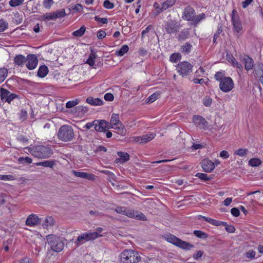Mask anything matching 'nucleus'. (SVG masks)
<instances>
[{"mask_svg":"<svg viewBox=\"0 0 263 263\" xmlns=\"http://www.w3.org/2000/svg\"><path fill=\"white\" fill-rule=\"evenodd\" d=\"M195 14V11L194 8L189 6L184 8L182 18L184 20L192 21Z\"/></svg>","mask_w":263,"mask_h":263,"instance_id":"15","label":"nucleus"},{"mask_svg":"<svg viewBox=\"0 0 263 263\" xmlns=\"http://www.w3.org/2000/svg\"><path fill=\"white\" fill-rule=\"evenodd\" d=\"M101 173L108 175L111 179L115 180V178L116 177L115 175H114V174L113 173L110 172L109 171L103 170L101 171Z\"/></svg>","mask_w":263,"mask_h":263,"instance_id":"60","label":"nucleus"},{"mask_svg":"<svg viewBox=\"0 0 263 263\" xmlns=\"http://www.w3.org/2000/svg\"><path fill=\"white\" fill-rule=\"evenodd\" d=\"M203 171L205 172H211L215 168V164L211 160L204 159L201 163Z\"/></svg>","mask_w":263,"mask_h":263,"instance_id":"18","label":"nucleus"},{"mask_svg":"<svg viewBox=\"0 0 263 263\" xmlns=\"http://www.w3.org/2000/svg\"><path fill=\"white\" fill-rule=\"evenodd\" d=\"M222 31V29L221 26H219L217 28V30L216 32L214 34L213 37V42L216 43V40L217 37L219 36V34Z\"/></svg>","mask_w":263,"mask_h":263,"instance_id":"58","label":"nucleus"},{"mask_svg":"<svg viewBox=\"0 0 263 263\" xmlns=\"http://www.w3.org/2000/svg\"><path fill=\"white\" fill-rule=\"evenodd\" d=\"M29 153L34 157L40 159H46L52 154L50 147L44 145H37L28 148Z\"/></svg>","mask_w":263,"mask_h":263,"instance_id":"1","label":"nucleus"},{"mask_svg":"<svg viewBox=\"0 0 263 263\" xmlns=\"http://www.w3.org/2000/svg\"><path fill=\"white\" fill-rule=\"evenodd\" d=\"M195 176L198 177L199 179L203 181H208L211 178L209 177L207 174L201 173H197Z\"/></svg>","mask_w":263,"mask_h":263,"instance_id":"49","label":"nucleus"},{"mask_svg":"<svg viewBox=\"0 0 263 263\" xmlns=\"http://www.w3.org/2000/svg\"><path fill=\"white\" fill-rule=\"evenodd\" d=\"M48 68L45 65H41L38 70L37 76L40 78H44L48 74Z\"/></svg>","mask_w":263,"mask_h":263,"instance_id":"26","label":"nucleus"},{"mask_svg":"<svg viewBox=\"0 0 263 263\" xmlns=\"http://www.w3.org/2000/svg\"><path fill=\"white\" fill-rule=\"evenodd\" d=\"M141 259L137 252L132 250H125L119 255L120 263H136Z\"/></svg>","mask_w":263,"mask_h":263,"instance_id":"2","label":"nucleus"},{"mask_svg":"<svg viewBox=\"0 0 263 263\" xmlns=\"http://www.w3.org/2000/svg\"><path fill=\"white\" fill-rule=\"evenodd\" d=\"M193 122L196 126L203 129L207 127L208 124L203 117L198 115H194L193 117Z\"/></svg>","mask_w":263,"mask_h":263,"instance_id":"14","label":"nucleus"},{"mask_svg":"<svg viewBox=\"0 0 263 263\" xmlns=\"http://www.w3.org/2000/svg\"><path fill=\"white\" fill-rule=\"evenodd\" d=\"M72 173L75 176L81 178L87 179L89 180H94L95 179V176L92 174H90L86 172H79L72 170Z\"/></svg>","mask_w":263,"mask_h":263,"instance_id":"19","label":"nucleus"},{"mask_svg":"<svg viewBox=\"0 0 263 263\" xmlns=\"http://www.w3.org/2000/svg\"><path fill=\"white\" fill-rule=\"evenodd\" d=\"M128 49L129 48L127 45H123L120 50L116 51V54L118 56H122L128 51Z\"/></svg>","mask_w":263,"mask_h":263,"instance_id":"35","label":"nucleus"},{"mask_svg":"<svg viewBox=\"0 0 263 263\" xmlns=\"http://www.w3.org/2000/svg\"><path fill=\"white\" fill-rule=\"evenodd\" d=\"M55 16L56 17V18H59V17H63L66 15L65 12L64 10H62L61 11H58L55 12H54Z\"/></svg>","mask_w":263,"mask_h":263,"instance_id":"61","label":"nucleus"},{"mask_svg":"<svg viewBox=\"0 0 263 263\" xmlns=\"http://www.w3.org/2000/svg\"><path fill=\"white\" fill-rule=\"evenodd\" d=\"M24 0H10L9 2L11 7H16L21 5Z\"/></svg>","mask_w":263,"mask_h":263,"instance_id":"50","label":"nucleus"},{"mask_svg":"<svg viewBox=\"0 0 263 263\" xmlns=\"http://www.w3.org/2000/svg\"><path fill=\"white\" fill-rule=\"evenodd\" d=\"M8 74V70L5 68H0V83L3 82L6 78Z\"/></svg>","mask_w":263,"mask_h":263,"instance_id":"41","label":"nucleus"},{"mask_svg":"<svg viewBox=\"0 0 263 263\" xmlns=\"http://www.w3.org/2000/svg\"><path fill=\"white\" fill-rule=\"evenodd\" d=\"M16 177L11 175H0V180H14Z\"/></svg>","mask_w":263,"mask_h":263,"instance_id":"48","label":"nucleus"},{"mask_svg":"<svg viewBox=\"0 0 263 263\" xmlns=\"http://www.w3.org/2000/svg\"><path fill=\"white\" fill-rule=\"evenodd\" d=\"M192 47L191 44L186 42L181 46L180 51L184 54H187L191 51Z\"/></svg>","mask_w":263,"mask_h":263,"instance_id":"28","label":"nucleus"},{"mask_svg":"<svg viewBox=\"0 0 263 263\" xmlns=\"http://www.w3.org/2000/svg\"><path fill=\"white\" fill-rule=\"evenodd\" d=\"M177 247L184 249V250H189L192 248H194V245L192 244L186 242L185 241H183L181 239H180L179 241L178 242V243L177 245Z\"/></svg>","mask_w":263,"mask_h":263,"instance_id":"25","label":"nucleus"},{"mask_svg":"<svg viewBox=\"0 0 263 263\" xmlns=\"http://www.w3.org/2000/svg\"><path fill=\"white\" fill-rule=\"evenodd\" d=\"M103 6L106 9H111L114 7L115 5L112 3H111L109 0H105L103 3Z\"/></svg>","mask_w":263,"mask_h":263,"instance_id":"55","label":"nucleus"},{"mask_svg":"<svg viewBox=\"0 0 263 263\" xmlns=\"http://www.w3.org/2000/svg\"><path fill=\"white\" fill-rule=\"evenodd\" d=\"M181 59V55L180 53H174L172 54L170 57V61L173 63H177Z\"/></svg>","mask_w":263,"mask_h":263,"instance_id":"34","label":"nucleus"},{"mask_svg":"<svg viewBox=\"0 0 263 263\" xmlns=\"http://www.w3.org/2000/svg\"><path fill=\"white\" fill-rule=\"evenodd\" d=\"M44 18L48 20H55L57 19L55 16L54 12L46 13L44 15Z\"/></svg>","mask_w":263,"mask_h":263,"instance_id":"51","label":"nucleus"},{"mask_svg":"<svg viewBox=\"0 0 263 263\" xmlns=\"http://www.w3.org/2000/svg\"><path fill=\"white\" fill-rule=\"evenodd\" d=\"M8 28V23L4 20H0V32L5 31Z\"/></svg>","mask_w":263,"mask_h":263,"instance_id":"52","label":"nucleus"},{"mask_svg":"<svg viewBox=\"0 0 263 263\" xmlns=\"http://www.w3.org/2000/svg\"><path fill=\"white\" fill-rule=\"evenodd\" d=\"M256 252L252 250H249L245 254V255L247 258L253 259L255 258Z\"/></svg>","mask_w":263,"mask_h":263,"instance_id":"53","label":"nucleus"},{"mask_svg":"<svg viewBox=\"0 0 263 263\" xmlns=\"http://www.w3.org/2000/svg\"><path fill=\"white\" fill-rule=\"evenodd\" d=\"M96 57L97 55L96 53L94 52H91L86 63L88 64L90 66L96 68L95 67V59L96 58Z\"/></svg>","mask_w":263,"mask_h":263,"instance_id":"32","label":"nucleus"},{"mask_svg":"<svg viewBox=\"0 0 263 263\" xmlns=\"http://www.w3.org/2000/svg\"><path fill=\"white\" fill-rule=\"evenodd\" d=\"M118 155L120 158L116 159V163H123L127 162L129 159V156L128 153L123 152H118Z\"/></svg>","mask_w":263,"mask_h":263,"instance_id":"21","label":"nucleus"},{"mask_svg":"<svg viewBox=\"0 0 263 263\" xmlns=\"http://www.w3.org/2000/svg\"><path fill=\"white\" fill-rule=\"evenodd\" d=\"M190 35V32L189 29L184 28L182 29L178 36V40L180 41H185L186 39L189 38Z\"/></svg>","mask_w":263,"mask_h":263,"instance_id":"29","label":"nucleus"},{"mask_svg":"<svg viewBox=\"0 0 263 263\" xmlns=\"http://www.w3.org/2000/svg\"><path fill=\"white\" fill-rule=\"evenodd\" d=\"M156 135L154 133H149L140 136H135L132 137V140L135 142L139 144H145L155 138Z\"/></svg>","mask_w":263,"mask_h":263,"instance_id":"10","label":"nucleus"},{"mask_svg":"<svg viewBox=\"0 0 263 263\" xmlns=\"http://www.w3.org/2000/svg\"><path fill=\"white\" fill-rule=\"evenodd\" d=\"M245 63V68L246 70L249 71L252 69L254 66L253 60L249 56H245L243 59Z\"/></svg>","mask_w":263,"mask_h":263,"instance_id":"22","label":"nucleus"},{"mask_svg":"<svg viewBox=\"0 0 263 263\" xmlns=\"http://www.w3.org/2000/svg\"><path fill=\"white\" fill-rule=\"evenodd\" d=\"M18 162L20 164H30L32 163V159L28 157H21L18 159Z\"/></svg>","mask_w":263,"mask_h":263,"instance_id":"43","label":"nucleus"},{"mask_svg":"<svg viewBox=\"0 0 263 263\" xmlns=\"http://www.w3.org/2000/svg\"><path fill=\"white\" fill-rule=\"evenodd\" d=\"M86 241H87L86 240V237H85L84 234L83 233L78 237L77 240L74 241V243L77 246H79L83 244Z\"/></svg>","mask_w":263,"mask_h":263,"instance_id":"38","label":"nucleus"},{"mask_svg":"<svg viewBox=\"0 0 263 263\" xmlns=\"http://www.w3.org/2000/svg\"><path fill=\"white\" fill-rule=\"evenodd\" d=\"M234 82L232 78L227 77L219 83V88L223 92H228L234 88Z\"/></svg>","mask_w":263,"mask_h":263,"instance_id":"9","label":"nucleus"},{"mask_svg":"<svg viewBox=\"0 0 263 263\" xmlns=\"http://www.w3.org/2000/svg\"><path fill=\"white\" fill-rule=\"evenodd\" d=\"M55 224V220L52 216H47L44 222L42 223V227L44 229H48Z\"/></svg>","mask_w":263,"mask_h":263,"instance_id":"23","label":"nucleus"},{"mask_svg":"<svg viewBox=\"0 0 263 263\" xmlns=\"http://www.w3.org/2000/svg\"><path fill=\"white\" fill-rule=\"evenodd\" d=\"M176 0H166L162 5L160 11H163L168 8L172 7L175 4Z\"/></svg>","mask_w":263,"mask_h":263,"instance_id":"30","label":"nucleus"},{"mask_svg":"<svg viewBox=\"0 0 263 263\" xmlns=\"http://www.w3.org/2000/svg\"><path fill=\"white\" fill-rule=\"evenodd\" d=\"M164 28L168 34L176 33L179 29V25L176 21L170 20L165 23Z\"/></svg>","mask_w":263,"mask_h":263,"instance_id":"11","label":"nucleus"},{"mask_svg":"<svg viewBox=\"0 0 263 263\" xmlns=\"http://www.w3.org/2000/svg\"><path fill=\"white\" fill-rule=\"evenodd\" d=\"M71 9L74 12H79L82 11L83 7L81 4H77L71 8Z\"/></svg>","mask_w":263,"mask_h":263,"instance_id":"57","label":"nucleus"},{"mask_svg":"<svg viewBox=\"0 0 263 263\" xmlns=\"http://www.w3.org/2000/svg\"><path fill=\"white\" fill-rule=\"evenodd\" d=\"M85 30V27L84 26H82L79 29L73 32L72 35L77 37H81L84 34Z\"/></svg>","mask_w":263,"mask_h":263,"instance_id":"40","label":"nucleus"},{"mask_svg":"<svg viewBox=\"0 0 263 263\" xmlns=\"http://www.w3.org/2000/svg\"><path fill=\"white\" fill-rule=\"evenodd\" d=\"M231 20L234 30L239 32L242 29V24L237 11L233 10L232 12Z\"/></svg>","mask_w":263,"mask_h":263,"instance_id":"13","label":"nucleus"},{"mask_svg":"<svg viewBox=\"0 0 263 263\" xmlns=\"http://www.w3.org/2000/svg\"><path fill=\"white\" fill-rule=\"evenodd\" d=\"M254 71L257 76H260L263 72V64L262 63H258L255 65Z\"/></svg>","mask_w":263,"mask_h":263,"instance_id":"42","label":"nucleus"},{"mask_svg":"<svg viewBox=\"0 0 263 263\" xmlns=\"http://www.w3.org/2000/svg\"><path fill=\"white\" fill-rule=\"evenodd\" d=\"M110 124L111 127L116 129H118L121 134L125 133L124 126L119 120L118 114H113L111 116Z\"/></svg>","mask_w":263,"mask_h":263,"instance_id":"7","label":"nucleus"},{"mask_svg":"<svg viewBox=\"0 0 263 263\" xmlns=\"http://www.w3.org/2000/svg\"><path fill=\"white\" fill-rule=\"evenodd\" d=\"M53 3V0H44L43 6L45 8L49 9L51 7Z\"/></svg>","mask_w":263,"mask_h":263,"instance_id":"59","label":"nucleus"},{"mask_svg":"<svg viewBox=\"0 0 263 263\" xmlns=\"http://www.w3.org/2000/svg\"><path fill=\"white\" fill-rule=\"evenodd\" d=\"M224 74L220 71H218L216 73V74L214 76L215 79L219 82V83L223 80V79L224 78Z\"/></svg>","mask_w":263,"mask_h":263,"instance_id":"56","label":"nucleus"},{"mask_svg":"<svg viewBox=\"0 0 263 263\" xmlns=\"http://www.w3.org/2000/svg\"><path fill=\"white\" fill-rule=\"evenodd\" d=\"M54 161L53 160H46L41 162L36 163L35 164L36 166H42L44 167H47L52 168L54 165Z\"/></svg>","mask_w":263,"mask_h":263,"instance_id":"31","label":"nucleus"},{"mask_svg":"<svg viewBox=\"0 0 263 263\" xmlns=\"http://www.w3.org/2000/svg\"><path fill=\"white\" fill-rule=\"evenodd\" d=\"M261 164V161L259 158H252L249 161V164L252 167H256Z\"/></svg>","mask_w":263,"mask_h":263,"instance_id":"37","label":"nucleus"},{"mask_svg":"<svg viewBox=\"0 0 263 263\" xmlns=\"http://www.w3.org/2000/svg\"><path fill=\"white\" fill-rule=\"evenodd\" d=\"M104 98L106 101H112L114 100V97L112 93H107L104 95Z\"/></svg>","mask_w":263,"mask_h":263,"instance_id":"63","label":"nucleus"},{"mask_svg":"<svg viewBox=\"0 0 263 263\" xmlns=\"http://www.w3.org/2000/svg\"><path fill=\"white\" fill-rule=\"evenodd\" d=\"M95 20L98 22H101L103 24H107L108 23V20L107 18L104 17L101 18L98 16H96L95 17Z\"/></svg>","mask_w":263,"mask_h":263,"instance_id":"62","label":"nucleus"},{"mask_svg":"<svg viewBox=\"0 0 263 263\" xmlns=\"http://www.w3.org/2000/svg\"><path fill=\"white\" fill-rule=\"evenodd\" d=\"M115 211L119 214L125 215L132 218L144 221L147 220L146 217L142 212L128 209L126 207L118 206L116 209Z\"/></svg>","mask_w":263,"mask_h":263,"instance_id":"4","label":"nucleus"},{"mask_svg":"<svg viewBox=\"0 0 263 263\" xmlns=\"http://www.w3.org/2000/svg\"><path fill=\"white\" fill-rule=\"evenodd\" d=\"M86 102L93 106H99L103 104V101L98 98H94L92 97H89L87 98Z\"/></svg>","mask_w":263,"mask_h":263,"instance_id":"24","label":"nucleus"},{"mask_svg":"<svg viewBox=\"0 0 263 263\" xmlns=\"http://www.w3.org/2000/svg\"><path fill=\"white\" fill-rule=\"evenodd\" d=\"M41 222L40 219L35 214L30 215L26 220V224L30 227L37 225Z\"/></svg>","mask_w":263,"mask_h":263,"instance_id":"17","label":"nucleus"},{"mask_svg":"<svg viewBox=\"0 0 263 263\" xmlns=\"http://www.w3.org/2000/svg\"><path fill=\"white\" fill-rule=\"evenodd\" d=\"M159 95L160 94L159 93H154L146 99V103H150L154 102L158 98Z\"/></svg>","mask_w":263,"mask_h":263,"instance_id":"45","label":"nucleus"},{"mask_svg":"<svg viewBox=\"0 0 263 263\" xmlns=\"http://www.w3.org/2000/svg\"><path fill=\"white\" fill-rule=\"evenodd\" d=\"M166 239L169 242L175 246H177L178 242L180 240L179 238L172 234L168 235Z\"/></svg>","mask_w":263,"mask_h":263,"instance_id":"39","label":"nucleus"},{"mask_svg":"<svg viewBox=\"0 0 263 263\" xmlns=\"http://www.w3.org/2000/svg\"><path fill=\"white\" fill-rule=\"evenodd\" d=\"M248 151V149L246 148H239L235 151L234 154L240 157H243L247 155Z\"/></svg>","mask_w":263,"mask_h":263,"instance_id":"47","label":"nucleus"},{"mask_svg":"<svg viewBox=\"0 0 263 263\" xmlns=\"http://www.w3.org/2000/svg\"><path fill=\"white\" fill-rule=\"evenodd\" d=\"M205 18V15L204 13H200L197 15H194L193 20H192V24L194 25H197L201 21L204 20Z\"/></svg>","mask_w":263,"mask_h":263,"instance_id":"33","label":"nucleus"},{"mask_svg":"<svg viewBox=\"0 0 263 263\" xmlns=\"http://www.w3.org/2000/svg\"><path fill=\"white\" fill-rule=\"evenodd\" d=\"M95 129L98 132H103L109 128V124L104 120H95Z\"/></svg>","mask_w":263,"mask_h":263,"instance_id":"16","label":"nucleus"},{"mask_svg":"<svg viewBox=\"0 0 263 263\" xmlns=\"http://www.w3.org/2000/svg\"><path fill=\"white\" fill-rule=\"evenodd\" d=\"M14 64L20 67H23L26 62V57L22 54H17L14 58Z\"/></svg>","mask_w":263,"mask_h":263,"instance_id":"20","label":"nucleus"},{"mask_svg":"<svg viewBox=\"0 0 263 263\" xmlns=\"http://www.w3.org/2000/svg\"><path fill=\"white\" fill-rule=\"evenodd\" d=\"M193 66L189 62L183 61L180 62L176 66V69L179 74L182 77L189 75L192 72Z\"/></svg>","mask_w":263,"mask_h":263,"instance_id":"6","label":"nucleus"},{"mask_svg":"<svg viewBox=\"0 0 263 263\" xmlns=\"http://www.w3.org/2000/svg\"><path fill=\"white\" fill-rule=\"evenodd\" d=\"M76 112L78 114H84L87 112L88 108L86 106H78L76 107Z\"/></svg>","mask_w":263,"mask_h":263,"instance_id":"44","label":"nucleus"},{"mask_svg":"<svg viewBox=\"0 0 263 263\" xmlns=\"http://www.w3.org/2000/svg\"><path fill=\"white\" fill-rule=\"evenodd\" d=\"M74 136L73 128L69 125H63L61 126L58 132L57 137L58 139L64 142L71 141Z\"/></svg>","mask_w":263,"mask_h":263,"instance_id":"3","label":"nucleus"},{"mask_svg":"<svg viewBox=\"0 0 263 263\" xmlns=\"http://www.w3.org/2000/svg\"><path fill=\"white\" fill-rule=\"evenodd\" d=\"M80 102V101L78 99H76L72 101H69L67 102L66 104V107L67 108H72L77 104H78Z\"/></svg>","mask_w":263,"mask_h":263,"instance_id":"46","label":"nucleus"},{"mask_svg":"<svg viewBox=\"0 0 263 263\" xmlns=\"http://www.w3.org/2000/svg\"><path fill=\"white\" fill-rule=\"evenodd\" d=\"M193 234L198 238L201 239H206L208 237V234L205 233V232L199 231V230H195L193 232Z\"/></svg>","mask_w":263,"mask_h":263,"instance_id":"36","label":"nucleus"},{"mask_svg":"<svg viewBox=\"0 0 263 263\" xmlns=\"http://www.w3.org/2000/svg\"><path fill=\"white\" fill-rule=\"evenodd\" d=\"M212 103V99L209 97H206L203 99V104L205 106H210Z\"/></svg>","mask_w":263,"mask_h":263,"instance_id":"54","label":"nucleus"},{"mask_svg":"<svg viewBox=\"0 0 263 263\" xmlns=\"http://www.w3.org/2000/svg\"><path fill=\"white\" fill-rule=\"evenodd\" d=\"M0 98L3 102L10 103L14 99L18 98L19 96L14 93H11L7 89L0 88Z\"/></svg>","mask_w":263,"mask_h":263,"instance_id":"8","label":"nucleus"},{"mask_svg":"<svg viewBox=\"0 0 263 263\" xmlns=\"http://www.w3.org/2000/svg\"><path fill=\"white\" fill-rule=\"evenodd\" d=\"M46 239L51 249L54 252H59L63 249L64 244L59 237L54 235H49Z\"/></svg>","mask_w":263,"mask_h":263,"instance_id":"5","label":"nucleus"},{"mask_svg":"<svg viewBox=\"0 0 263 263\" xmlns=\"http://www.w3.org/2000/svg\"><path fill=\"white\" fill-rule=\"evenodd\" d=\"M227 59L233 66L235 65L236 62H238L232 55H227Z\"/></svg>","mask_w":263,"mask_h":263,"instance_id":"64","label":"nucleus"},{"mask_svg":"<svg viewBox=\"0 0 263 263\" xmlns=\"http://www.w3.org/2000/svg\"><path fill=\"white\" fill-rule=\"evenodd\" d=\"M87 241L95 240L102 235L98 233V232H86L84 233Z\"/></svg>","mask_w":263,"mask_h":263,"instance_id":"27","label":"nucleus"},{"mask_svg":"<svg viewBox=\"0 0 263 263\" xmlns=\"http://www.w3.org/2000/svg\"><path fill=\"white\" fill-rule=\"evenodd\" d=\"M38 62L35 54H29L26 57V66L29 70L34 69L37 66Z\"/></svg>","mask_w":263,"mask_h":263,"instance_id":"12","label":"nucleus"}]
</instances>
